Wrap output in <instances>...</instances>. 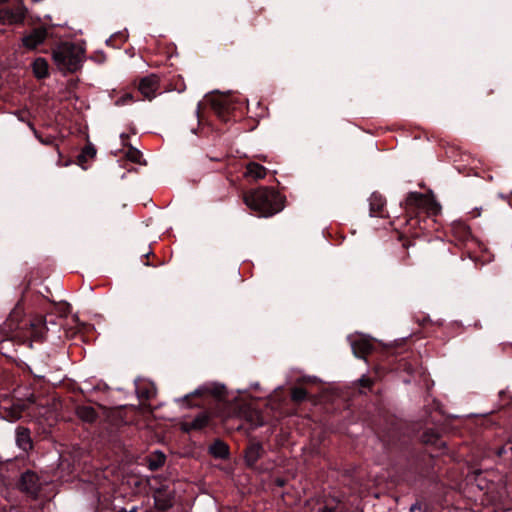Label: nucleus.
<instances>
[{"mask_svg": "<svg viewBox=\"0 0 512 512\" xmlns=\"http://www.w3.org/2000/svg\"><path fill=\"white\" fill-rule=\"evenodd\" d=\"M41 141H42L43 143H45V144H48V143H49V142H48V140H45V141L41 140Z\"/></svg>", "mask_w": 512, "mask_h": 512, "instance_id": "7c9ffc66", "label": "nucleus"}, {"mask_svg": "<svg viewBox=\"0 0 512 512\" xmlns=\"http://www.w3.org/2000/svg\"><path fill=\"white\" fill-rule=\"evenodd\" d=\"M0 32H1V33H4V32H7V31H6V30H4V29H0Z\"/></svg>", "mask_w": 512, "mask_h": 512, "instance_id": "c756f323", "label": "nucleus"}, {"mask_svg": "<svg viewBox=\"0 0 512 512\" xmlns=\"http://www.w3.org/2000/svg\"><path fill=\"white\" fill-rule=\"evenodd\" d=\"M122 32L127 33V32H128V30L125 28Z\"/></svg>", "mask_w": 512, "mask_h": 512, "instance_id": "473e14b6", "label": "nucleus"}, {"mask_svg": "<svg viewBox=\"0 0 512 512\" xmlns=\"http://www.w3.org/2000/svg\"><path fill=\"white\" fill-rule=\"evenodd\" d=\"M247 207L259 215L269 217L283 209V199L275 190L262 187L243 194Z\"/></svg>", "mask_w": 512, "mask_h": 512, "instance_id": "f257e3e1", "label": "nucleus"}, {"mask_svg": "<svg viewBox=\"0 0 512 512\" xmlns=\"http://www.w3.org/2000/svg\"><path fill=\"white\" fill-rule=\"evenodd\" d=\"M351 347L356 357H363L372 349L371 340L365 336H357L351 340Z\"/></svg>", "mask_w": 512, "mask_h": 512, "instance_id": "0eeeda50", "label": "nucleus"}, {"mask_svg": "<svg viewBox=\"0 0 512 512\" xmlns=\"http://www.w3.org/2000/svg\"><path fill=\"white\" fill-rule=\"evenodd\" d=\"M30 32L37 33V32H47V31L43 28H34Z\"/></svg>", "mask_w": 512, "mask_h": 512, "instance_id": "bb28decb", "label": "nucleus"}, {"mask_svg": "<svg viewBox=\"0 0 512 512\" xmlns=\"http://www.w3.org/2000/svg\"><path fill=\"white\" fill-rule=\"evenodd\" d=\"M127 157L133 161V162H139V159L141 157V154L138 150L136 149H131L129 150V152L127 153Z\"/></svg>", "mask_w": 512, "mask_h": 512, "instance_id": "4be33fe9", "label": "nucleus"}, {"mask_svg": "<svg viewBox=\"0 0 512 512\" xmlns=\"http://www.w3.org/2000/svg\"><path fill=\"white\" fill-rule=\"evenodd\" d=\"M46 36L47 34H27L22 38V43L26 48L33 50L44 43Z\"/></svg>", "mask_w": 512, "mask_h": 512, "instance_id": "ddd939ff", "label": "nucleus"}, {"mask_svg": "<svg viewBox=\"0 0 512 512\" xmlns=\"http://www.w3.org/2000/svg\"><path fill=\"white\" fill-rule=\"evenodd\" d=\"M159 88V79L156 75H149L140 80L138 89L140 93L148 100L155 97Z\"/></svg>", "mask_w": 512, "mask_h": 512, "instance_id": "39448f33", "label": "nucleus"}, {"mask_svg": "<svg viewBox=\"0 0 512 512\" xmlns=\"http://www.w3.org/2000/svg\"><path fill=\"white\" fill-rule=\"evenodd\" d=\"M262 447L259 443H252L246 450L245 460L248 465H253L262 454Z\"/></svg>", "mask_w": 512, "mask_h": 512, "instance_id": "4468645a", "label": "nucleus"}, {"mask_svg": "<svg viewBox=\"0 0 512 512\" xmlns=\"http://www.w3.org/2000/svg\"><path fill=\"white\" fill-rule=\"evenodd\" d=\"M425 201V196L417 192H412L407 197V203L410 205L421 206Z\"/></svg>", "mask_w": 512, "mask_h": 512, "instance_id": "a211bd4d", "label": "nucleus"}, {"mask_svg": "<svg viewBox=\"0 0 512 512\" xmlns=\"http://www.w3.org/2000/svg\"><path fill=\"white\" fill-rule=\"evenodd\" d=\"M156 507L160 510H167L172 506V501L169 497L162 493H158L155 497Z\"/></svg>", "mask_w": 512, "mask_h": 512, "instance_id": "dca6fc26", "label": "nucleus"}, {"mask_svg": "<svg viewBox=\"0 0 512 512\" xmlns=\"http://www.w3.org/2000/svg\"><path fill=\"white\" fill-rule=\"evenodd\" d=\"M208 420V414L201 413L191 421H183L181 423V429L185 432H190L192 430H200L208 424Z\"/></svg>", "mask_w": 512, "mask_h": 512, "instance_id": "6e6552de", "label": "nucleus"}, {"mask_svg": "<svg viewBox=\"0 0 512 512\" xmlns=\"http://www.w3.org/2000/svg\"><path fill=\"white\" fill-rule=\"evenodd\" d=\"M503 453V450H499L498 454L501 455Z\"/></svg>", "mask_w": 512, "mask_h": 512, "instance_id": "2f4dec72", "label": "nucleus"}, {"mask_svg": "<svg viewBox=\"0 0 512 512\" xmlns=\"http://www.w3.org/2000/svg\"><path fill=\"white\" fill-rule=\"evenodd\" d=\"M321 512H333L332 508L324 507Z\"/></svg>", "mask_w": 512, "mask_h": 512, "instance_id": "cd10ccee", "label": "nucleus"}, {"mask_svg": "<svg viewBox=\"0 0 512 512\" xmlns=\"http://www.w3.org/2000/svg\"><path fill=\"white\" fill-rule=\"evenodd\" d=\"M14 316H15L14 314L10 315V318L8 320V325H9L10 329H12Z\"/></svg>", "mask_w": 512, "mask_h": 512, "instance_id": "393cba45", "label": "nucleus"}, {"mask_svg": "<svg viewBox=\"0 0 512 512\" xmlns=\"http://www.w3.org/2000/svg\"><path fill=\"white\" fill-rule=\"evenodd\" d=\"M306 391L303 388H294L292 390V399L296 402L303 401L306 398Z\"/></svg>", "mask_w": 512, "mask_h": 512, "instance_id": "412c9836", "label": "nucleus"}, {"mask_svg": "<svg viewBox=\"0 0 512 512\" xmlns=\"http://www.w3.org/2000/svg\"><path fill=\"white\" fill-rule=\"evenodd\" d=\"M211 454L216 458H224V443L216 441L214 445L210 447Z\"/></svg>", "mask_w": 512, "mask_h": 512, "instance_id": "6ab92c4d", "label": "nucleus"}, {"mask_svg": "<svg viewBox=\"0 0 512 512\" xmlns=\"http://www.w3.org/2000/svg\"><path fill=\"white\" fill-rule=\"evenodd\" d=\"M267 169L257 163H249L246 167L245 177L259 180L266 176Z\"/></svg>", "mask_w": 512, "mask_h": 512, "instance_id": "f8f14e48", "label": "nucleus"}, {"mask_svg": "<svg viewBox=\"0 0 512 512\" xmlns=\"http://www.w3.org/2000/svg\"><path fill=\"white\" fill-rule=\"evenodd\" d=\"M370 205H371V211L373 213H376V212H380L381 211V209H382V207L384 205V202L381 199V197L373 195L371 197Z\"/></svg>", "mask_w": 512, "mask_h": 512, "instance_id": "aec40b11", "label": "nucleus"}, {"mask_svg": "<svg viewBox=\"0 0 512 512\" xmlns=\"http://www.w3.org/2000/svg\"><path fill=\"white\" fill-rule=\"evenodd\" d=\"M47 405H48V401H46L45 403H40L39 404V406H41L42 408H45Z\"/></svg>", "mask_w": 512, "mask_h": 512, "instance_id": "c85d7f7f", "label": "nucleus"}, {"mask_svg": "<svg viewBox=\"0 0 512 512\" xmlns=\"http://www.w3.org/2000/svg\"><path fill=\"white\" fill-rule=\"evenodd\" d=\"M16 443L20 449L28 452L32 449L33 443L30 435V431L24 427H18L16 430Z\"/></svg>", "mask_w": 512, "mask_h": 512, "instance_id": "1a4fd4ad", "label": "nucleus"}, {"mask_svg": "<svg viewBox=\"0 0 512 512\" xmlns=\"http://www.w3.org/2000/svg\"><path fill=\"white\" fill-rule=\"evenodd\" d=\"M52 58L62 73H75L82 67L85 48L80 44L62 42L52 49Z\"/></svg>", "mask_w": 512, "mask_h": 512, "instance_id": "f03ea898", "label": "nucleus"}, {"mask_svg": "<svg viewBox=\"0 0 512 512\" xmlns=\"http://www.w3.org/2000/svg\"><path fill=\"white\" fill-rule=\"evenodd\" d=\"M28 10L23 0H0V24L18 26L24 23Z\"/></svg>", "mask_w": 512, "mask_h": 512, "instance_id": "7ed1b4c3", "label": "nucleus"}, {"mask_svg": "<svg viewBox=\"0 0 512 512\" xmlns=\"http://www.w3.org/2000/svg\"><path fill=\"white\" fill-rule=\"evenodd\" d=\"M76 415L84 422L93 423L97 419V412L91 406H77Z\"/></svg>", "mask_w": 512, "mask_h": 512, "instance_id": "9b49d317", "label": "nucleus"}, {"mask_svg": "<svg viewBox=\"0 0 512 512\" xmlns=\"http://www.w3.org/2000/svg\"><path fill=\"white\" fill-rule=\"evenodd\" d=\"M28 401L30 403H33V404H36L37 403V399L34 395H31L29 398H28Z\"/></svg>", "mask_w": 512, "mask_h": 512, "instance_id": "a878e982", "label": "nucleus"}, {"mask_svg": "<svg viewBox=\"0 0 512 512\" xmlns=\"http://www.w3.org/2000/svg\"><path fill=\"white\" fill-rule=\"evenodd\" d=\"M166 460L163 452L157 450L146 457L147 466L151 471H156L161 468Z\"/></svg>", "mask_w": 512, "mask_h": 512, "instance_id": "9d476101", "label": "nucleus"}, {"mask_svg": "<svg viewBox=\"0 0 512 512\" xmlns=\"http://www.w3.org/2000/svg\"><path fill=\"white\" fill-rule=\"evenodd\" d=\"M95 155H96L95 147L92 146L91 144L86 145L83 148L82 153L78 156V161L80 163H83L87 160V158H93V157H95Z\"/></svg>", "mask_w": 512, "mask_h": 512, "instance_id": "f3484780", "label": "nucleus"}, {"mask_svg": "<svg viewBox=\"0 0 512 512\" xmlns=\"http://www.w3.org/2000/svg\"><path fill=\"white\" fill-rule=\"evenodd\" d=\"M205 107H209L218 117L224 113V95L219 91L208 93L203 100Z\"/></svg>", "mask_w": 512, "mask_h": 512, "instance_id": "20e7f679", "label": "nucleus"}, {"mask_svg": "<svg viewBox=\"0 0 512 512\" xmlns=\"http://www.w3.org/2000/svg\"><path fill=\"white\" fill-rule=\"evenodd\" d=\"M33 71L37 78L42 79L48 76V63L44 58H37L33 62Z\"/></svg>", "mask_w": 512, "mask_h": 512, "instance_id": "2eb2a0df", "label": "nucleus"}, {"mask_svg": "<svg viewBox=\"0 0 512 512\" xmlns=\"http://www.w3.org/2000/svg\"><path fill=\"white\" fill-rule=\"evenodd\" d=\"M360 383L362 386L369 387L371 385V381L368 378H361Z\"/></svg>", "mask_w": 512, "mask_h": 512, "instance_id": "b1692460", "label": "nucleus"}, {"mask_svg": "<svg viewBox=\"0 0 512 512\" xmlns=\"http://www.w3.org/2000/svg\"><path fill=\"white\" fill-rule=\"evenodd\" d=\"M41 484L38 476L31 471L25 472L21 477L20 488L22 491L36 496L40 490Z\"/></svg>", "mask_w": 512, "mask_h": 512, "instance_id": "423d86ee", "label": "nucleus"}, {"mask_svg": "<svg viewBox=\"0 0 512 512\" xmlns=\"http://www.w3.org/2000/svg\"><path fill=\"white\" fill-rule=\"evenodd\" d=\"M44 322L42 317L36 318L35 320L30 322L31 327L36 328Z\"/></svg>", "mask_w": 512, "mask_h": 512, "instance_id": "5701e85b", "label": "nucleus"}]
</instances>
